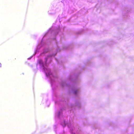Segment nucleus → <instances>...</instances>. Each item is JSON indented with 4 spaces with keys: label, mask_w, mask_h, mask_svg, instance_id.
<instances>
[{
    "label": "nucleus",
    "mask_w": 134,
    "mask_h": 134,
    "mask_svg": "<svg viewBox=\"0 0 134 134\" xmlns=\"http://www.w3.org/2000/svg\"><path fill=\"white\" fill-rule=\"evenodd\" d=\"M55 100V120L64 128L67 126L71 134H82L81 128L74 123L75 110L81 107V88H52ZM59 134H66L64 131Z\"/></svg>",
    "instance_id": "f257e3e1"
},
{
    "label": "nucleus",
    "mask_w": 134,
    "mask_h": 134,
    "mask_svg": "<svg viewBox=\"0 0 134 134\" xmlns=\"http://www.w3.org/2000/svg\"><path fill=\"white\" fill-rule=\"evenodd\" d=\"M47 131L44 129L40 127H37L36 128V132L37 133H41L46 132Z\"/></svg>",
    "instance_id": "f03ea898"
},
{
    "label": "nucleus",
    "mask_w": 134,
    "mask_h": 134,
    "mask_svg": "<svg viewBox=\"0 0 134 134\" xmlns=\"http://www.w3.org/2000/svg\"><path fill=\"white\" fill-rule=\"evenodd\" d=\"M59 126V124L58 123H56L53 126V128L54 131L55 133L57 134V131H58V128Z\"/></svg>",
    "instance_id": "7ed1b4c3"
},
{
    "label": "nucleus",
    "mask_w": 134,
    "mask_h": 134,
    "mask_svg": "<svg viewBox=\"0 0 134 134\" xmlns=\"http://www.w3.org/2000/svg\"><path fill=\"white\" fill-rule=\"evenodd\" d=\"M129 10H128L127 8H126L125 9L124 11V12H125L126 13L124 15L125 18L126 16H128V13H129Z\"/></svg>",
    "instance_id": "20e7f679"
},
{
    "label": "nucleus",
    "mask_w": 134,
    "mask_h": 134,
    "mask_svg": "<svg viewBox=\"0 0 134 134\" xmlns=\"http://www.w3.org/2000/svg\"><path fill=\"white\" fill-rule=\"evenodd\" d=\"M83 123L85 125H88V123L87 120L86 119L83 121Z\"/></svg>",
    "instance_id": "39448f33"
},
{
    "label": "nucleus",
    "mask_w": 134,
    "mask_h": 134,
    "mask_svg": "<svg viewBox=\"0 0 134 134\" xmlns=\"http://www.w3.org/2000/svg\"><path fill=\"white\" fill-rule=\"evenodd\" d=\"M85 32L84 30H81V31H80L78 32L77 33V35H80L81 34H83Z\"/></svg>",
    "instance_id": "423d86ee"
},
{
    "label": "nucleus",
    "mask_w": 134,
    "mask_h": 134,
    "mask_svg": "<svg viewBox=\"0 0 134 134\" xmlns=\"http://www.w3.org/2000/svg\"><path fill=\"white\" fill-rule=\"evenodd\" d=\"M92 127L93 129H96L98 128L97 125L96 124H94L93 125Z\"/></svg>",
    "instance_id": "0eeeda50"
},
{
    "label": "nucleus",
    "mask_w": 134,
    "mask_h": 134,
    "mask_svg": "<svg viewBox=\"0 0 134 134\" xmlns=\"http://www.w3.org/2000/svg\"><path fill=\"white\" fill-rule=\"evenodd\" d=\"M91 62L90 60H88L87 61V62L85 64L87 65H90L91 64Z\"/></svg>",
    "instance_id": "6e6552de"
},
{
    "label": "nucleus",
    "mask_w": 134,
    "mask_h": 134,
    "mask_svg": "<svg viewBox=\"0 0 134 134\" xmlns=\"http://www.w3.org/2000/svg\"><path fill=\"white\" fill-rule=\"evenodd\" d=\"M48 13L49 14L52 15L54 14V12L53 11L51 12V10H50L48 11Z\"/></svg>",
    "instance_id": "1a4fd4ad"
},
{
    "label": "nucleus",
    "mask_w": 134,
    "mask_h": 134,
    "mask_svg": "<svg viewBox=\"0 0 134 134\" xmlns=\"http://www.w3.org/2000/svg\"><path fill=\"white\" fill-rule=\"evenodd\" d=\"M2 66V64H1L0 63V67H1Z\"/></svg>",
    "instance_id": "9d476101"
}]
</instances>
